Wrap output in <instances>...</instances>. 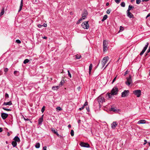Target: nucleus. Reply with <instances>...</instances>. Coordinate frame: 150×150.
I'll use <instances>...</instances> for the list:
<instances>
[{
	"instance_id": "nucleus-1",
	"label": "nucleus",
	"mask_w": 150,
	"mask_h": 150,
	"mask_svg": "<svg viewBox=\"0 0 150 150\" xmlns=\"http://www.w3.org/2000/svg\"><path fill=\"white\" fill-rule=\"evenodd\" d=\"M108 42L105 40L103 41V51L104 52H106L108 47Z\"/></svg>"
},
{
	"instance_id": "nucleus-2",
	"label": "nucleus",
	"mask_w": 150,
	"mask_h": 150,
	"mask_svg": "<svg viewBox=\"0 0 150 150\" xmlns=\"http://www.w3.org/2000/svg\"><path fill=\"white\" fill-rule=\"evenodd\" d=\"M88 23V21L83 22L81 24L82 27L84 29H88L89 27V25Z\"/></svg>"
},
{
	"instance_id": "nucleus-3",
	"label": "nucleus",
	"mask_w": 150,
	"mask_h": 150,
	"mask_svg": "<svg viewBox=\"0 0 150 150\" xmlns=\"http://www.w3.org/2000/svg\"><path fill=\"white\" fill-rule=\"evenodd\" d=\"M109 58L108 57L106 56L103 58V60L102 61V65L103 68L107 62H108L109 60Z\"/></svg>"
},
{
	"instance_id": "nucleus-4",
	"label": "nucleus",
	"mask_w": 150,
	"mask_h": 150,
	"mask_svg": "<svg viewBox=\"0 0 150 150\" xmlns=\"http://www.w3.org/2000/svg\"><path fill=\"white\" fill-rule=\"evenodd\" d=\"M118 91V88L116 87H114L111 91V93L113 96L116 95L117 94Z\"/></svg>"
},
{
	"instance_id": "nucleus-5",
	"label": "nucleus",
	"mask_w": 150,
	"mask_h": 150,
	"mask_svg": "<svg viewBox=\"0 0 150 150\" xmlns=\"http://www.w3.org/2000/svg\"><path fill=\"white\" fill-rule=\"evenodd\" d=\"M127 81L125 82L126 84L129 86V85L132 83V80L131 79V76L130 75H129V77L127 78Z\"/></svg>"
},
{
	"instance_id": "nucleus-6",
	"label": "nucleus",
	"mask_w": 150,
	"mask_h": 150,
	"mask_svg": "<svg viewBox=\"0 0 150 150\" xmlns=\"http://www.w3.org/2000/svg\"><path fill=\"white\" fill-rule=\"evenodd\" d=\"M133 93L135 94L137 97H139L141 94V91L139 90H137L134 91H133Z\"/></svg>"
},
{
	"instance_id": "nucleus-7",
	"label": "nucleus",
	"mask_w": 150,
	"mask_h": 150,
	"mask_svg": "<svg viewBox=\"0 0 150 150\" xmlns=\"http://www.w3.org/2000/svg\"><path fill=\"white\" fill-rule=\"evenodd\" d=\"M97 99L99 105H100L101 103H102L103 102H105V99L103 97L101 96H99L98 97Z\"/></svg>"
},
{
	"instance_id": "nucleus-8",
	"label": "nucleus",
	"mask_w": 150,
	"mask_h": 150,
	"mask_svg": "<svg viewBox=\"0 0 150 150\" xmlns=\"http://www.w3.org/2000/svg\"><path fill=\"white\" fill-rule=\"evenodd\" d=\"M129 93V91L128 90H125L122 93L121 96L122 97H125L128 96V94Z\"/></svg>"
},
{
	"instance_id": "nucleus-9",
	"label": "nucleus",
	"mask_w": 150,
	"mask_h": 150,
	"mask_svg": "<svg viewBox=\"0 0 150 150\" xmlns=\"http://www.w3.org/2000/svg\"><path fill=\"white\" fill-rule=\"evenodd\" d=\"M149 45V43L148 42L146 43V44L145 45V47H144L142 51L140 53V55H142L145 52L147 48L148 47V45Z\"/></svg>"
},
{
	"instance_id": "nucleus-10",
	"label": "nucleus",
	"mask_w": 150,
	"mask_h": 150,
	"mask_svg": "<svg viewBox=\"0 0 150 150\" xmlns=\"http://www.w3.org/2000/svg\"><path fill=\"white\" fill-rule=\"evenodd\" d=\"M80 145L82 147H85L89 148L90 147V145L88 143L83 142H81L80 144Z\"/></svg>"
},
{
	"instance_id": "nucleus-11",
	"label": "nucleus",
	"mask_w": 150,
	"mask_h": 150,
	"mask_svg": "<svg viewBox=\"0 0 150 150\" xmlns=\"http://www.w3.org/2000/svg\"><path fill=\"white\" fill-rule=\"evenodd\" d=\"M88 12L87 11L84 10L82 14V18L83 19H84L86 16L88 15Z\"/></svg>"
},
{
	"instance_id": "nucleus-12",
	"label": "nucleus",
	"mask_w": 150,
	"mask_h": 150,
	"mask_svg": "<svg viewBox=\"0 0 150 150\" xmlns=\"http://www.w3.org/2000/svg\"><path fill=\"white\" fill-rule=\"evenodd\" d=\"M1 116L2 118L4 120H5L8 117V115L7 113H1Z\"/></svg>"
},
{
	"instance_id": "nucleus-13",
	"label": "nucleus",
	"mask_w": 150,
	"mask_h": 150,
	"mask_svg": "<svg viewBox=\"0 0 150 150\" xmlns=\"http://www.w3.org/2000/svg\"><path fill=\"white\" fill-rule=\"evenodd\" d=\"M117 123L116 122H113L111 124V127L112 129H115V127L117 126Z\"/></svg>"
},
{
	"instance_id": "nucleus-14",
	"label": "nucleus",
	"mask_w": 150,
	"mask_h": 150,
	"mask_svg": "<svg viewBox=\"0 0 150 150\" xmlns=\"http://www.w3.org/2000/svg\"><path fill=\"white\" fill-rule=\"evenodd\" d=\"M127 16L130 18H132L133 17V15L129 12V11H127Z\"/></svg>"
},
{
	"instance_id": "nucleus-15",
	"label": "nucleus",
	"mask_w": 150,
	"mask_h": 150,
	"mask_svg": "<svg viewBox=\"0 0 150 150\" xmlns=\"http://www.w3.org/2000/svg\"><path fill=\"white\" fill-rule=\"evenodd\" d=\"M43 115H42V117L38 119V122L39 124V125L42 124V122L43 121Z\"/></svg>"
},
{
	"instance_id": "nucleus-16",
	"label": "nucleus",
	"mask_w": 150,
	"mask_h": 150,
	"mask_svg": "<svg viewBox=\"0 0 150 150\" xmlns=\"http://www.w3.org/2000/svg\"><path fill=\"white\" fill-rule=\"evenodd\" d=\"M112 96H113V95L111 92L110 93H107L106 96L107 99H109L111 98L112 97Z\"/></svg>"
},
{
	"instance_id": "nucleus-17",
	"label": "nucleus",
	"mask_w": 150,
	"mask_h": 150,
	"mask_svg": "<svg viewBox=\"0 0 150 150\" xmlns=\"http://www.w3.org/2000/svg\"><path fill=\"white\" fill-rule=\"evenodd\" d=\"M111 110L114 112H118L119 111L118 109L116 107L113 106H112L111 109Z\"/></svg>"
},
{
	"instance_id": "nucleus-18",
	"label": "nucleus",
	"mask_w": 150,
	"mask_h": 150,
	"mask_svg": "<svg viewBox=\"0 0 150 150\" xmlns=\"http://www.w3.org/2000/svg\"><path fill=\"white\" fill-rule=\"evenodd\" d=\"M12 105V102L11 101H9V102H4L3 104V105Z\"/></svg>"
},
{
	"instance_id": "nucleus-19",
	"label": "nucleus",
	"mask_w": 150,
	"mask_h": 150,
	"mask_svg": "<svg viewBox=\"0 0 150 150\" xmlns=\"http://www.w3.org/2000/svg\"><path fill=\"white\" fill-rule=\"evenodd\" d=\"M51 130L53 133L56 134L57 136H58L59 135V134L57 131H56L54 128H51Z\"/></svg>"
},
{
	"instance_id": "nucleus-20",
	"label": "nucleus",
	"mask_w": 150,
	"mask_h": 150,
	"mask_svg": "<svg viewBox=\"0 0 150 150\" xmlns=\"http://www.w3.org/2000/svg\"><path fill=\"white\" fill-rule=\"evenodd\" d=\"M13 140L14 141H15L16 142H20V139L19 138V137L18 136H16L13 139Z\"/></svg>"
},
{
	"instance_id": "nucleus-21",
	"label": "nucleus",
	"mask_w": 150,
	"mask_h": 150,
	"mask_svg": "<svg viewBox=\"0 0 150 150\" xmlns=\"http://www.w3.org/2000/svg\"><path fill=\"white\" fill-rule=\"evenodd\" d=\"M146 121L144 120H140L138 121V123L139 124L146 123Z\"/></svg>"
},
{
	"instance_id": "nucleus-22",
	"label": "nucleus",
	"mask_w": 150,
	"mask_h": 150,
	"mask_svg": "<svg viewBox=\"0 0 150 150\" xmlns=\"http://www.w3.org/2000/svg\"><path fill=\"white\" fill-rule=\"evenodd\" d=\"M23 6V0H21V2L19 9L18 10V12H19L21 10Z\"/></svg>"
},
{
	"instance_id": "nucleus-23",
	"label": "nucleus",
	"mask_w": 150,
	"mask_h": 150,
	"mask_svg": "<svg viewBox=\"0 0 150 150\" xmlns=\"http://www.w3.org/2000/svg\"><path fill=\"white\" fill-rule=\"evenodd\" d=\"M93 67V65L92 64H90L89 66V75L91 74V70L92 69Z\"/></svg>"
},
{
	"instance_id": "nucleus-24",
	"label": "nucleus",
	"mask_w": 150,
	"mask_h": 150,
	"mask_svg": "<svg viewBox=\"0 0 150 150\" xmlns=\"http://www.w3.org/2000/svg\"><path fill=\"white\" fill-rule=\"evenodd\" d=\"M4 8L3 7L2 9H1V12L0 14V16H2L4 15Z\"/></svg>"
},
{
	"instance_id": "nucleus-25",
	"label": "nucleus",
	"mask_w": 150,
	"mask_h": 150,
	"mask_svg": "<svg viewBox=\"0 0 150 150\" xmlns=\"http://www.w3.org/2000/svg\"><path fill=\"white\" fill-rule=\"evenodd\" d=\"M11 144L13 147H15L16 146L17 143L16 142L13 141L12 142Z\"/></svg>"
},
{
	"instance_id": "nucleus-26",
	"label": "nucleus",
	"mask_w": 150,
	"mask_h": 150,
	"mask_svg": "<svg viewBox=\"0 0 150 150\" xmlns=\"http://www.w3.org/2000/svg\"><path fill=\"white\" fill-rule=\"evenodd\" d=\"M134 7L132 6L129 5L128 7V9L127 11H130L132 8H133Z\"/></svg>"
},
{
	"instance_id": "nucleus-27",
	"label": "nucleus",
	"mask_w": 150,
	"mask_h": 150,
	"mask_svg": "<svg viewBox=\"0 0 150 150\" xmlns=\"http://www.w3.org/2000/svg\"><path fill=\"white\" fill-rule=\"evenodd\" d=\"M59 88V86H53L52 88V89L53 90H55L58 89Z\"/></svg>"
},
{
	"instance_id": "nucleus-28",
	"label": "nucleus",
	"mask_w": 150,
	"mask_h": 150,
	"mask_svg": "<svg viewBox=\"0 0 150 150\" xmlns=\"http://www.w3.org/2000/svg\"><path fill=\"white\" fill-rule=\"evenodd\" d=\"M40 144L39 143H37L35 145V147L36 148H39L40 147Z\"/></svg>"
},
{
	"instance_id": "nucleus-29",
	"label": "nucleus",
	"mask_w": 150,
	"mask_h": 150,
	"mask_svg": "<svg viewBox=\"0 0 150 150\" xmlns=\"http://www.w3.org/2000/svg\"><path fill=\"white\" fill-rule=\"evenodd\" d=\"M107 18H108V16L107 15H104L103 17V19L102 20V21H103L104 20H106Z\"/></svg>"
},
{
	"instance_id": "nucleus-30",
	"label": "nucleus",
	"mask_w": 150,
	"mask_h": 150,
	"mask_svg": "<svg viewBox=\"0 0 150 150\" xmlns=\"http://www.w3.org/2000/svg\"><path fill=\"white\" fill-rule=\"evenodd\" d=\"M29 60L28 59H25L24 62H23V63L24 64H26L28 63L29 62Z\"/></svg>"
},
{
	"instance_id": "nucleus-31",
	"label": "nucleus",
	"mask_w": 150,
	"mask_h": 150,
	"mask_svg": "<svg viewBox=\"0 0 150 150\" xmlns=\"http://www.w3.org/2000/svg\"><path fill=\"white\" fill-rule=\"evenodd\" d=\"M121 6L122 7L125 6V3L124 2H122L120 4Z\"/></svg>"
},
{
	"instance_id": "nucleus-32",
	"label": "nucleus",
	"mask_w": 150,
	"mask_h": 150,
	"mask_svg": "<svg viewBox=\"0 0 150 150\" xmlns=\"http://www.w3.org/2000/svg\"><path fill=\"white\" fill-rule=\"evenodd\" d=\"M76 58V59H78L80 58L81 57V56L80 55H76L75 56Z\"/></svg>"
},
{
	"instance_id": "nucleus-33",
	"label": "nucleus",
	"mask_w": 150,
	"mask_h": 150,
	"mask_svg": "<svg viewBox=\"0 0 150 150\" xmlns=\"http://www.w3.org/2000/svg\"><path fill=\"white\" fill-rule=\"evenodd\" d=\"M45 106H44L42 108V109L41 110V111L42 113L44 112V111L45 110Z\"/></svg>"
},
{
	"instance_id": "nucleus-34",
	"label": "nucleus",
	"mask_w": 150,
	"mask_h": 150,
	"mask_svg": "<svg viewBox=\"0 0 150 150\" xmlns=\"http://www.w3.org/2000/svg\"><path fill=\"white\" fill-rule=\"evenodd\" d=\"M111 10L110 9H108L106 11V13L108 14H109L111 12Z\"/></svg>"
},
{
	"instance_id": "nucleus-35",
	"label": "nucleus",
	"mask_w": 150,
	"mask_h": 150,
	"mask_svg": "<svg viewBox=\"0 0 150 150\" xmlns=\"http://www.w3.org/2000/svg\"><path fill=\"white\" fill-rule=\"evenodd\" d=\"M83 19H82V18H81L80 19H79L78 20V21L77 22L76 24H79L80 23V21H81L82 20H83Z\"/></svg>"
},
{
	"instance_id": "nucleus-36",
	"label": "nucleus",
	"mask_w": 150,
	"mask_h": 150,
	"mask_svg": "<svg viewBox=\"0 0 150 150\" xmlns=\"http://www.w3.org/2000/svg\"><path fill=\"white\" fill-rule=\"evenodd\" d=\"M3 109L4 110H6L7 111H11V109H7L4 107L3 108Z\"/></svg>"
},
{
	"instance_id": "nucleus-37",
	"label": "nucleus",
	"mask_w": 150,
	"mask_h": 150,
	"mask_svg": "<svg viewBox=\"0 0 150 150\" xmlns=\"http://www.w3.org/2000/svg\"><path fill=\"white\" fill-rule=\"evenodd\" d=\"M71 134L72 136L74 135V131L73 130H71Z\"/></svg>"
},
{
	"instance_id": "nucleus-38",
	"label": "nucleus",
	"mask_w": 150,
	"mask_h": 150,
	"mask_svg": "<svg viewBox=\"0 0 150 150\" xmlns=\"http://www.w3.org/2000/svg\"><path fill=\"white\" fill-rule=\"evenodd\" d=\"M56 109L57 110H58L59 111L61 110L62 109L60 107H57L56 108Z\"/></svg>"
},
{
	"instance_id": "nucleus-39",
	"label": "nucleus",
	"mask_w": 150,
	"mask_h": 150,
	"mask_svg": "<svg viewBox=\"0 0 150 150\" xmlns=\"http://www.w3.org/2000/svg\"><path fill=\"white\" fill-rule=\"evenodd\" d=\"M149 52H150V45L149 47V49L147 51V52H146V55H147V54Z\"/></svg>"
},
{
	"instance_id": "nucleus-40",
	"label": "nucleus",
	"mask_w": 150,
	"mask_h": 150,
	"mask_svg": "<svg viewBox=\"0 0 150 150\" xmlns=\"http://www.w3.org/2000/svg\"><path fill=\"white\" fill-rule=\"evenodd\" d=\"M136 4H139L141 2V0H136Z\"/></svg>"
},
{
	"instance_id": "nucleus-41",
	"label": "nucleus",
	"mask_w": 150,
	"mask_h": 150,
	"mask_svg": "<svg viewBox=\"0 0 150 150\" xmlns=\"http://www.w3.org/2000/svg\"><path fill=\"white\" fill-rule=\"evenodd\" d=\"M64 82V80H62L60 82L59 85H60L61 86H62L63 85V83Z\"/></svg>"
},
{
	"instance_id": "nucleus-42",
	"label": "nucleus",
	"mask_w": 150,
	"mask_h": 150,
	"mask_svg": "<svg viewBox=\"0 0 150 150\" xmlns=\"http://www.w3.org/2000/svg\"><path fill=\"white\" fill-rule=\"evenodd\" d=\"M16 42L18 44H20L21 43V41L19 40H16Z\"/></svg>"
},
{
	"instance_id": "nucleus-43",
	"label": "nucleus",
	"mask_w": 150,
	"mask_h": 150,
	"mask_svg": "<svg viewBox=\"0 0 150 150\" xmlns=\"http://www.w3.org/2000/svg\"><path fill=\"white\" fill-rule=\"evenodd\" d=\"M115 1L117 4L119 3L121 1V0H115Z\"/></svg>"
},
{
	"instance_id": "nucleus-44",
	"label": "nucleus",
	"mask_w": 150,
	"mask_h": 150,
	"mask_svg": "<svg viewBox=\"0 0 150 150\" xmlns=\"http://www.w3.org/2000/svg\"><path fill=\"white\" fill-rule=\"evenodd\" d=\"M4 71L5 72H6L8 71V69L7 68H5L4 69Z\"/></svg>"
},
{
	"instance_id": "nucleus-45",
	"label": "nucleus",
	"mask_w": 150,
	"mask_h": 150,
	"mask_svg": "<svg viewBox=\"0 0 150 150\" xmlns=\"http://www.w3.org/2000/svg\"><path fill=\"white\" fill-rule=\"evenodd\" d=\"M5 97L6 98H8L9 97V95L7 93L5 94Z\"/></svg>"
},
{
	"instance_id": "nucleus-46",
	"label": "nucleus",
	"mask_w": 150,
	"mask_h": 150,
	"mask_svg": "<svg viewBox=\"0 0 150 150\" xmlns=\"http://www.w3.org/2000/svg\"><path fill=\"white\" fill-rule=\"evenodd\" d=\"M68 76L70 77L71 78V75L70 73L69 72V71L68 70Z\"/></svg>"
},
{
	"instance_id": "nucleus-47",
	"label": "nucleus",
	"mask_w": 150,
	"mask_h": 150,
	"mask_svg": "<svg viewBox=\"0 0 150 150\" xmlns=\"http://www.w3.org/2000/svg\"><path fill=\"white\" fill-rule=\"evenodd\" d=\"M84 106H83L82 107L80 108L79 109L80 110H82L84 108Z\"/></svg>"
},
{
	"instance_id": "nucleus-48",
	"label": "nucleus",
	"mask_w": 150,
	"mask_h": 150,
	"mask_svg": "<svg viewBox=\"0 0 150 150\" xmlns=\"http://www.w3.org/2000/svg\"><path fill=\"white\" fill-rule=\"evenodd\" d=\"M88 104V103L87 102H85V103H84V104L83 106H84V107H85V106L87 105Z\"/></svg>"
},
{
	"instance_id": "nucleus-49",
	"label": "nucleus",
	"mask_w": 150,
	"mask_h": 150,
	"mask_svg": "<svg viewBox=\"0 0 150 150\" xmlns=\"http://www.w3.org/2000/svg\"><path fill=\"white\" fill-rule=\"evenodd\" d=\"M18 71H15L14 72V74L15 75H16L17 73H18Z\"/></svg>"
},
{
	"instance_id": "nucleus-50",
	"label": "nucleus",
	"mask_w": 150,
	"mask_h": 150,
	"mask_svg": "<svg viewBox=\"0 0 150 150\" xmlns=\"http://www.w3.org/2000/svg\"><path fill=\"white\" fill-rule=\"evenodd\" d=\"M46 149H47V147L45 146H44L43 148V150H47Z\"/></svg>"
},
{
	"instance_id": "nucleus-51",
	"label": "nucleus",
	"mask_w": 150,
	"mask_h": 150,
	"mask_svg": "<svg viewBox=\"0 0 150 150\" xmlns=\"http://www.w3.org/2000/svg\"><path fill=\"white\" fill-rule=\"evenodd\" d=\"M42 26V25L40 24H39L38 25V27L39 28H41Z\"/></svg>"
},
{
	"instance_id": "nucleus-52",
	"label": "nucleus",
	"mask_w": 150,
	"mask_h": 150,
	"mask_svg": "<svg viewBox=\"0 0 150 150\" xmlns=\"http://www.w3.org/2000/svg\"><path fill=\"white\" fill-rule=\"evenodd\" d=\"M42 26H44V27H46L47 26V24L46 23H44L42 25Z\"/></svg>"
},
{
	"instance_id": "nucleus-53",
	"label": "nucleus",
	"mask_w": 150,
	"mask_h": 150,
	"mask_svg": "<svg viewBox=\"0 0 150 150\" xmlns=\"http://www.w3.org/2000/svg\"><path fill=\"white\" fill-rule=\"evenodd\" d=\"M116 77H117V76H116L114 79H113L112 81V83H113L115 81V80H116Z\"/></svg>"
},
{
	"instance_id": "nucleus-54",
	"label": "nucleus",
	"mask_w": 150,
	"mask_h": 150,
	"mask_svg": "<svg viewBox=\"0 0 150 150\" xmlns=\"http://www.w3.org/2000/svg\"><path fill=\"white\" fill-rule=\"evenodd\" d=\"M150 16V13H149L146 16V18H147L149 17Z\"/></svg>"
},
{
	"instance_id": "nucleus-55",
	"label": "nucleus",
	"mask_w": 150,
	"mask_h": 150,
	"mask_svg": "<svg viewBox=\"0 0 150 150\" xmlns=\"http://www.w3.org/2000/svg\"><path fill=\"white\" fill-rule=\"evenodd\" d=\"M128 73V71H126L124 74V76L126 75L127 73Z\"/></svg>"
},
{
	"instance_id": "nucleus-56",
	"label": "nucleus",
	"mask_w": 150,
	"mask_h": 150,
	"mask_svg": "<svg viewBox=\"0 0 150 150\" xmlns=\"http://www.w3.org/2000/svg\"><path fill=\"white\" fill-rule=\"evenodd\" d=\"M3 131V129L2 128L0 127V132H2Z\"/></svg>"
},
{
	"instance_id": "nucleus-57",
	"label": "nucleus",
	"mask_w": 150,
	"mask_h": 150,
	"mask_svg": "<svg viewBox=\"0 0 150 150\" xmlns=\"http://www.w3.org/2000/svg\"><path fill=\"white\" fill-rule=\"evenodd\" d=\"M144 141L145 142L144 143V144L145 145L147 143V141L146 140H144Z\"/></svg>"
},
{
	"instance_id": "nucleus-58",
	"label": "nucleus",
	"mask_w": 150,
	"mask_h": 150,
	"mask_svg": "<svg viewBox=\"0 0 150 150\" xmlns=\"http://www.w3.org/2000/svg\"><path fill=\"white\" fill-rule=\"evenodd\" d=\"M24 120L25 121H28L29 120V119L28 118H24Z\"/></svg>"
},
{
	"instance_id": "nucleus-59",
	"label": "nucleus",
	"mask_w": 150,
	"mask_h": 150,
	"mask_svg": "<svg viewBox=\"0 0 150 150\" xmlns=\"http://www.w3.org/2000/svg\"><path fill=\"white\" fill-rule=\"evenodd\" d=\"M149 0H142V2H146V1H149Z\"/></svg>"
},
{
	"instance_id": "nucleus-60",
	"label": "nucleus",
	"mask_w": 150,
	"mask_h": 150,
	"mask_svg": "<svg viewBox=\"0 0 150 150\" xmlns=\"http://www.w3.org/2000/svg\"><path fill=\"white\" fill-rule=\"evenodd\" d=\"M81 122V120H78V122L79 124V123H80Z\"/></svg>"
},
{
	"instance_id": "nucleus-61",
	"label": "nucleus",
	"mask_w": 150,
	"mask_h": 150,
	"mask_svg": "<svg viewBox=\"0 0 150 150\" xmlns=\"http://www.w3.org/2000/svg\"><path fill=\"white\" fill-rule=\"evenodd\" d=\"M68 127L69 128H71V125L70 124H69L68 125Z\"/></svg>"
},
{
	"instance_id": "nucleus-62",
	"label": "nucleus",
	"mask_w": 150,
	"mask_h": 150,
	"mask_svg": "<svg viewBox=\"0 0 150 150\" xmlns=\"http://www.w3.org/2000/svg\"><path fill=\"white\" fill-rule=\"evenodd\" d=\"M109 5V3L108 2H107L106 4V6H108V5Z\"/></svg>"
},
{
	"instance_id": "nucleus-63",
	"label": "nucleus",
	"mask_w": 150,
	"mask_h": 150,
	"mask_svg": "<svg viewBox=\"0 0 150 150\" xmlns=\"http://www.w3.org/2000/svg\"><path fill=\"white\" fill-rule=\"evenodd\" d=\"M86 109H87V111H89V108H86Z\"/></svg>"
},
{
	"instance_id": "nucleus-64",
	"label": "nucleus",
	"mask_w": 150,
	"mask_h": 150,
	"mask_svg": "<svg viewBox=\"0 0 150 150\" xmlns=\"http://www.w3.org/2000/svg\"><path fill=\"white\" fill-rule=\"evenodd\" d=\"M7 135L8 136H9L10 135V133H9V132H8L7 133Z\"/></svg>"
}]
</instances>
